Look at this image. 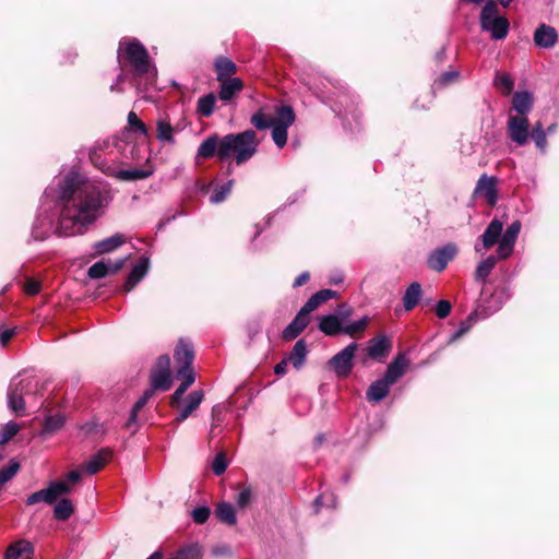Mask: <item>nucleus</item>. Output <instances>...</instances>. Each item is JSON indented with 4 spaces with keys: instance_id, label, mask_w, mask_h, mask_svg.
I'll list each match as a JSON object with an SVG mask.
<instances>
[{
    "instance_id": "f257e3e1",
    "label": "nucleus",
    "mask_w": 559,
    "mask_h": 559,
    "mask_svg": "<svg viewBox=\"0 0 559 559\" xmlns=\"http://www.w3.org/2000/svg\"><path fill=\"white\" fill-rule=\"evenodd\" d=\"M58 199L61 210L57 231L61 236H73L82 234L104 214L112 192L107 183L70 171L58 185Z\"/></svg>"
},
{
    "instance_id": "f03ea898",
    "label": "nucleus",
    "mask_w": 559,
    "mask_h": 559,
    "mask_svg": "<svg viewBox=\"0 0 559 559\" xmlns=\"http://www.w3.org/2000/svg\"><path fill=\"white\" fill-rule=\"evenodd\" d=\"M259 140L253 130L240 133H229L225 136L213 134L207 136L199 146L197 156L211 158L215 154L221 160L235 157L236 164L248 162L258 151Z\"/></svg>"
},
{
    "instance_id": "7ed1b4c3",
    "label": "nucleus",
    "mask_w": 559,
    "mask_h": 559,
    "mask_svg": "<svg viewBox=\"0 0 559 559\" xmlns=\"http://www.w3.org/2000/svg\"><path fill=\"white\" fill-rule=\"evenodd\" d=\"M502 229L503 223L498 218H493L481 235V243L475 245V251L483 253L498 243V258L501 260L508 259L513 253L514 245L521 231V223L514 221L503 234Z\"/></svg>"
},
{
    "instance_id": "20e7f679",
    "label": "nucleus",
    "mask_w": 559,
    "mask_h": 559,
    "mask_svg": "<svg viewBox=\"0 0 559 559\" xmlns=\"http://www.w3.org/2000/svg\"><path fill=\"white\" fill-rule=\"evenodd\" d=\"M118 58L129 64L136 78H145L152 82L156 76V69L150 60L146 48L138 40L120 43Z\"/></svg>"
},
{
    "instance_id": "39448f33",
    "label": "nucleus",
    "mask_w": 559,
    "mask_h": 559,
    "mask_svg": "<svg viewBox=\"0 0 559 559\" xmlns=\"http://www.w3.org/2000/svg\"><path fill=\"white\" fill-rule=\"evenodd\" d=\"M38 385L39 382L35 377L12 379L7 393L10 412L16 416L26 415V401L35 396Z\"/></svg>"
},
{
    "instance_id": "423d86ee",
    "label": "nucleus",
    "mask_w": 559,
    "mask_h": 559,
    "mask_svg": "<svg viewBox=\"0 0 559 559\" xmlns=\"http://www.w3.org/2000/svg\"><path fill=\"white\" fill-rule=\"evenodd\" d=\"M480 25L484 32L491 35H508L509 21L498 13L497 4L487 1L481 10Z\"/></svg>"
},
{
    "instance_id": "0eeeda50",
    "label": "nucleus",
    "mask_w": 559,
    "mask_h": 559,
    "mask_svg": "<svg viewBox=\"0 0 559 559\" xmlns=\"http://www.w3.org/2000/svg\"><path fill=\"white\" fill-rule=\"evenodd\" d=\"M295 121V112L290 106H277L276 107V121L272 128V139L274 143L280 147H284L287 143V129Z\"/></svg>"
},
{
    "instance_id": "6e6552de",
    "label": "nucleus",
    "mask_w": 559,
    "mask_h": 559,
    "mask_svg": "<svg viewBox=\"0 0 559 559\" xmlns=\"http://www.w3.org/2000/svg\"><path fill=\"white\" fill-rule=\"evenodd\" d=\"M507 131L509 138L519 146L527 143L530 138V122L525 116H514L509 112L507 122Z\"/></svg>"
},
{
    "instance_id": "1a4fd4ad",
    "label": "nucleus",
    "mask_w": 559,
    "mask_h": 559,
    "mask_svg": "<svg viewBox=\"0 0 559 559\" xmlns=\"http://www.w3.org/2000/svg\"><path fill=\"white\" fill-rule=\"evenodd\" d=\"M70 492V487L63 481H55L49 485L48 488L38 490L31 496L27 497L26 503L28 506H33L39 502H45L48 504L57 501L59 497Z\"/></svg>"
},
{
    "instance_id": "9d476101",
    "label": "nucleus",
    "mask_w": 559,
    "mask_h": 559,
    "mask_svg": "<svg viewBox=\"0 0 559 559\" xmlns=\"http://www.w3.org/2000/svg\"><path fill=\"white\" fill-rule=\"evenodd\" d=\"M356 350L357 344L350 343L329 360L330 367L338 377H347L352 372Z\"/></svg>"
},
{
    "instance_id": "9b49d317",
    "label": "nucleus",
    "mask_w": 559,
    "mask_h": 559,
    "mask_svg": "<svg viewBox=\"0 0 559 559\" xmlns=\"http://www.w3.org/2000/svg\"><path fill=\"white\" fill-rule=\"evenodd\" d=\"M456 253V246L454 243H448L433 250L427 259V264L429 269L441 272L447 267L448 263L454 259Z\"/></svg>"
},
{
    "instance_id": "f8f14e48",
    "label": "nucleus",
    "mask_w": 559,
    "mask_h": 559,
    "mask_svg": "<svg viewBox=\"0 0 559 559\" xmlns=\"http://www.w3.org/2000/svg\"><path fill=\"white\" fill-rule=\"evenodd\" d=\"M474 193L484 197L488 204L495 205L498 200L497 193V179L487 175L480 176L478 179Z\"/></svg>"
},
{
    "instance_id": "ddd939ff",
    "label": "nucleus",
    "mask_w": 559,
    "mask_h": 559,
    "mask_svg": "<svg viewBox=\"0 0 559 559\" xmlns=\"http://www.w3.org/2000/svg\"><path fill=\"white\" fill-rule=\"evenodd\" d=\"M33 556L34 546L26 539L11 543L4 552V559H33Z\"/></svg>"
},
{
    "instance_id": "4468645a",
    "label": "nucleus",
    "mask_w": 559,
    "mask_h": 559,
    "mask_svg": "<svg viewBox=\"0 0 559 559\" xmlns=\"http://www.w3.org/2000/svg\"><path fill=\"white\" fill-rule=\"evenodd\" d=\"M204 397L203 391L198 390L191 392L185 400V403H179V413L176 417L177 423L186 420L202 403Z\"/></svg>"
},
{
    "instance_id": "2eb2a0df",
    "label": "nucleus",
    "mask_w": 559,
    "mask_h": 559,
    "mask_svg": "<svg viewBox=\"0 0 559 559\" xmlns=\"http://www.w3.org/2000/svg\"><path fill=\"white\" fill-rule=\"evenodd\" d=\"M534 105V96L532 93L527 91H519L515 92L512 97V108L511 111H515V116H525L531 112Z\"/></svg>"
},
{
    "instance_id": "dca6fc26",
    "label": "nucleus",
    "mask_w": 559,
    "mask_h": 559,
    "mask_svg": "<svg viewBox=\"0 0 559 559\" xmlns=\"http://www.w3.org/2000/svg\"><path fill=\"white\" fill-rule=\"evenodd\" d=\"M407 366H408V359L405 357V355L400 354L388 366V369L382 379L385 382H388L390 385H393L405 373Z\"/></svg>"
},
{
    "instance_id": "f3484780",
    "label": "nucleus",
    "mask_w": 559,
    "mask_h": 559,
    "mask_svg": "<svg viewBox=\"0 0 559 559\" xmlns=\"http://www.w3.org/2000/svg\"><path fill=\"white\" fill-rule=\"evenodd\" d=\"M309 313L301 308L295 319L284 329L282 336L285 341L295 340L308 325Z\"/></svg>"
},
{
    "instance_id": "a211bd4d",
    "label": "nucleus",
    "mask_w": 559,
    "mask_h": 559,
    "mask_svg": "<svg viewBox=\"0 0 559 559\" xmlns=\"http://www.w3.org/2000/svg\"><path fill=\"white\" fill-rule=\"evenodd\" d=\"M106 175L117 178L121 181H134L148 178L152 175V170L145 169H116L108 167L104 170Z\"/></svg>"
},
{
    "instance_id": "6ab92c4d",
    "label": "nucleus",
    "mask_w": 559,
    "mask_h": 559,
    "mask_svg": "<svg viewBox=\"0 0 559 559\" xmlns=\"http://www.w3.org/2000/svg\"><path fill=\"white\" fill-rule=\"evenodd\" d=\"M219 82L218 97L223 102H230L243 88V82L239 78H230Z\"/></svg>"
},
{
    "instance_id": "aec40b11",
    "label": "nucleus",
    "mask_w": 559,
    "mask_h": 559,
    "mask_svg": "<svg viewBox=\"0 0 559 559\" xmlns=\"http://www.w3.org/2000/svg\"><path fill=\"white\" fill-rule=\"evenodd\" d=\"M496 310H497V308L492 309L490 311H487L484 307H478V309L476 311L472 312L467 317V319L460 324L459 330L451 336L450 343L457 341L465 333H467L469 331V329L473 326V324L478 320L479 317H486Z\"/></svg>"
},
{
    "instance_id": "412c9836",
    "label": "nucleus",
    "mask_w": 559,
    "mask_h": 559,
    "mask_svg": "<svg viewBox=\"0 0 559 559\" xmlns=\"http://www.w3.org/2000/svg\"><path fill=\"white\" fill-rule=\"evenodd\" d=\"M319 330L328 336L343 333V322L336 314L322 316L319 320Z\"/></svg>"
},
{
    "instance_id": "4be33fe9",
    "label": "nucleus",
    "mask_w": 559,
    "mask_h": 559,
    "mask_svg": "<svg viewBox=\"0 0 559 559\" xmlns=\"http://www.w3.org/2000/svg\"><path fill=\"white\" fill-rule=\"evenodd\" d=\"M123 265V261L119 260L115 263H106L104 261H99L94 263L87 271V274L91 278H103L109 273L118 272Z\"/></svg>"
},
{
    "instance_id": "5701e85b",
    "label": "nucleus",
    "mask_w": 559,
    "mask_h": 559,
    "mask_svg": "<svg viewBox=\"0 0 559 559\" xmlns=\"http://www.w3.org/2000/svg\"><path fill=\"white\" fill-rule=\"evenodd\" d=\"M174 358L178 365L192 366L194 359V350L191 343L180 340L174 354Z\"/></svg>"
},
{
    "instance_id": "b1692460",
    "label": "nucleus",
    "mask_w": 559,
    "mask_h": 559,
    "mask_svg": "<svg viewBox=\"0 0 559 559\" xmlns=\"http://www.w3.org/2000/svg\"><path fill=\"white\" fill-rule=\"evenodd\" d=\"M148 270V259L142 258L132 269L126 283L124 289L127 292L132 290L135 285L146 275Z\"/></svg>"
},
{
    "instance_id": "393cba45",
    "label": "nucleus",
    "mask_w": 559,
    "mask_h": 559,
    "mask_svg": "<svg viewBox=\"0 0 559 559\" xmlns=\"http://www.w3.org/2000/svg\"><path fill=\"white\" fill-rule=\"evenodd\" d=\"M214 70L216 73V80L223 81L230 79L237 71V67L233 60L226 57H218L214 61Z\"/></svg>"
},
{
    "instance_id": "a878e982",
    "label": "nucleus",
    "mask_w": 559,
    "mask_h": 559,
    "mask_svg": "<svg viewBox=\"0 0 559 559\" xmlns=\"http://www.w3.org/2000/svg\"><path fill=\"white\" fill-rule=\"evenodd\" d=\"M110 459L111 451L108 449H102L85 463V469L91 475L96 474L110 461Z\"/></svg>"
},
{
    "instance_id": "bb28decb",
    "label": "nucleus",
    "mask_w": 559,
    "mask_h": 559,
    "mask_svg": "<svg viewBox=\"0 0 559 559\" xmlns=\"http://www.w3.org/2000/svg\"><path fill=\"white\" fill-rule=\"evenodd\" d=\"M390 386L382 378L372 382L366 393L368 401L371 403L381 402L388 395Z\"/></svg>"
},
{
    "instance_id": "cd10ccee",
    "label": "nucleus",
    "mask_w": 559,
    "mask_h": 559,
    "mask_svg": "<svg viewBox=\"0 0 559 559\" xmlns=\"http://www.w3.org/2000/svg\"><path fill=\"white\" fill-rule=\"evenodd\" d=\"M126 242L123 235L116 234L111 237L96 242L93 248L98 254L109 253Z\"/></svg>"
},
{
    "instance_id": "c85d7f7f",
    "label": "nucleus",
    "mask_w": 559,
    "mask_h": 559,
    "mask_svg": "<svg viewBox=\"0 0 559 559\" xmlns=\"http://www.w3.org/2000/svg\"><path fill=\"white\" fill-rule=\"evenodd\" d=\"M336 293L332 289H322L313 294L302 306L304 312H312L320 305L335 297Z\"/></svg>"
},
{
    "instance_id": "c756f323",
    "label": "nucleus",
    "mask_w": 559,
    "mask_h": 559,
    "mask_svg": "<svg viewBox=\"0 0 559 559\" xmlns=\"http://www.w3.org/2000/svg\"><path fill=\"white\" fill-rule=\"evenodd\" d=\"M151 389L166 391L171 385V374L169 369H156L151 376Z\"/></svg>"
},
{
    "instance_id": "7c9ffc66",
    "label": "nucleus",
    "mask_w": 559,
    "mask_h": 559,
    "mask_svg": "<svg viewBox=\"0 0 559 559\" xmlns=\"http://www.w3.org/2000/svg\"><path fill=\"white\" fill-rule=\"evenodd\" d=\"M175 129L170 121L166 118H160L156 121V138L160 142L173 144L175 143Z\"/></svg>"
},
{
    "instance_id": "2f4dec72",
    "label": "nucleus",
    "mask_w": 559,
    "mask_h": 559,
    "mask_svg": "<svg viewBox=\"0 0 559 559\" xmlns=\"http://www.w3.org/2000/svg\"><path fill=\"white\" fill-rule=\"evenodd\" d=\"M421 297V285L418 282L412 283L403 296V305L406 311L413 310Z\"/></svg>"
},
{
    "instance_id": "473e14b6",
    "label": "nucleus",
    "mask_w": 559,
    "mask_h": 559,
    "mask_svg": "<svg viewBox=\"0 0 559 559\" xmlns=\"http://www.w3.org/2000/svg\"><path fill=\"white\" fill-rule=\"evenodd\" d=\"M217 97L214 93H209L198 99L197 114L200 117L209 118L215 110Z\"/></svg>"
},
{
    "instance_id": "72a5a7b5",
    "label": "nucleus",
    "mask_w": 559,
    "mask_h": 559,
    "mask_svg": "<svg viewBox=\"0 0 559 559\" xmlns=\"http://www.w3.org/2000/svg\"><path fill=\"white\" fill-rule=\"evenodd\" d=\"M389 350H390V342L384 336L372 338L369 342L368 355L372 358L385 357L388 355Z\"/></svg>"
},
{
    "instance_id": "f704fd0d",
    "label": "nucleus",
    "mask_w": 559,
    "mask_h": 559,
    "mask_svg": "<svg viewBox=\"0 0 559 559\" xmlns=\"http://www.w3.org/2000/svg\"><path fill=\"white\" fill-rule=\"evenodd\" d=\"M155 392L154 389H147L142 396L135 402L133 405L129 419L127 421V427L132 428V426L136 425L138 423V414L139 412L146 405V403L154 396Z\"/></svg>"
},
{
    "instance_id": "c9c22d12",
    "label": "nucleus",
    "mask_w": 559,
    "mask_h": 559,
    "mask_svg": "<svg viewBox=\"0 0 559 559\" xmlns=\"http://www.w3.org/2000/svg\"><path fill=\"white\" fill-rule=\"evenodd\" d=\"M307 356V345L304 340H299L295 343L290 354H289V362L296 368L299 369L305 364Z\"/></svg>"
},
{
    "instance_id": "e433bc0d",
    "label": "nucleus",
    "mask_w": 559,
    "mask_h": 559,
    "mask_svg": "<svg viewBox=\"0 0 559 559\" xmlns=\"http://www.w3.org/2000/svg\"><path fill=\"white\" fill-rule=\"evenodd\" d=\"M215 514H216L217 519L223 523H226L228 525H235L237 523L235 509L228 502L219 503L216 507Z\"/></svg>"
},
{
    "instance_id": "4c0bfd02",
    "label": "nucleus",
    "mask_w": 559,
    "mask_h": 559,
    "mask_svg": "<svg viewBox=\"0 0 559 559\" xmlns=\"http://www.w3.org/2000/svg\"><path fill=\"white\" fill-rule=\"evenodd\" d=\"M64 424V417L61 414L48 415L45 417L43 436L52 435L58 431Z\"/></svg>"
},
{
    "instance_id": "58836bf2",
    "label": "nucleus",
    "mask_w": 559,
    "mask_h": 559,
    "mask_svg": "<svg viewBox=\"0 0 559 559\" xmlns=\"http://www.w3.org/2000/svg\"><path fill=\"white\" fill-rule=\"evenodd\" d=\"M496 263H497V258L493 255H490L487 259L483 260L477 265V269L475 272L476 281L485 282L487 280L488 275L493 270Z\"/></svg>"
},
{
    "instance_id": "ea45409f",
    "label": "nucleus",
    "mask_w": 559,
    "mask_h": 559,
    "mask_svg": "<svg viewBox=\"0 0 559 559\" xmlns=\"http://www.w3.org/2000/svg\"><path fill=\"white\" fill-rule=\"evenodd\" d=\"M530 136L535 142L536 146L542 151L545 152L547 146V132L544 130L543 123L540 121H537L532 132H530Z\"/></svg>"
},
{
    "instance_id": "a19ab883",
    "label": "nucleus",
    "mask_w": 559,
    "mask_h": 559,
    "mask_svg": "<svg viewBox=\"0 0 559 559\" xmlns=\"http://www.w3.org/2000/svg\"><path fill=\"white\" fill-rule=\"evenodd\" d=\"M369 324V317L365 316L361 319L347 324L343 323V333L352 337L362 333Z\"/></svg>"
},
{
    "instance_id": "79ce46f5",
    "label": "nucleus",
    "mask_w": 559,
    "mask_h": 559,
    "mask_svg": "<svg viewBox=\"0 0 559 559\" xmlns=\"http://www.w3.org/2000/svg\"><path fill=\"white\" fill-rule=\"evenodd\" d=\"M73 513V506L69 499H61L55 507L53 515L57 520L66 521Z\"/></svg>"
},
{
    "instance_id": "37998d69",
    "label": "nucleus",
    "mask_w": 559,
    "mask_h": 559,
    "mask_svg": "<svg viewBox=\"0 0 559 559\" xmlns=\"http://www.w3.org/2000/svg\"><path fill=\"white\" fill-rule=\"evenodd\" d=\"M495 85L503 95H510L513 91L514 82L509 74L498 73L495 79Z\"/></svg>"
},
{
    "instance_id": "c03bdc74",
    "label": "nucleus",
    "mask_w": 559,
    "mask_h": 559,
    "mask_svg": "<svg viewBox=\"0 0 559 559\" xmlns=\"http://www.w3.org/2000/svg\"><path fill=\"white\" fill-rule=\"evenodd\" d=\"M250 121L254 128L264 130L271 128L275 123L276 118H269L262 112V110H259L251 117Z\"/></svg>"
},
{
    "instance_id": "a18cd8bd",
    "label": "nucleus",
    "mask_w": 559,
    "mask_h": 559,
    "mask_svg": "<svg viewBox=\"0 0 559 559\" xmlns=\"http://www.w3.org/2000/svg\"><path fill=\"white\" fill-rule=\"evenodd\" d=\"M21 427L15 421H9L0 429V444L8 443L19 431Z\"/></svg>"
},
{
    "instance_id": "49530a36",
    "label": "nucleus",
    "mask_w": 559,
    "mask_h": 559,
    "mask_svg": "<svg viewBox=\"0 0 559 559\" xmlns=\"http://www.w3.org/2000/svg\"><path fill=\"white\" fill-rule=\"evenodd\" d=\"M234 185V180H229L225 185L216 188L210 198L211 203L217 204L226 199Z\"/></svg>"
},
{
    "instance_id": "de8ad7c7",
    "label": "nucleus",
    "mask_w": 559,
    "mask_h": 559,
    "mask_svg": "<svg viewBox=\"0 0 559 559\" xmlns=\"http://www.w3.org/2000/svg\"><path fill=\"white\" fill-rule=\"evenodd\" d=\"M128 124L134 132H139L142 135H147V128L142 120L136 116L134 111H130L128 115Z\"/></svg>"
},
{
    "instance_id": "09e8293b",
    "label": "nucleus",
    "mask_w": 559,
    "mask_h": 559,
    "mask_svg": "<svg viewBox=\"0 0 559 559\" xmlns=\"http://www.w3.org/2000/svg\"><path fill=\"white\" fill-rule=\"evenodd\" d=\"M190 385H191V380H182V382L179 384V386L176 389V391L174 392V394L171 396V400H170L171 407H179V403L181 402L183 394L187 392V390L190 388Z\"/></svg>"
},
{
    "instance_id": "8fccbe9b",
    "label": "nucleus",
    "mask_w": 559,
    "mask_h": 559,
    "mask_svg": "<svg viewBox=\"0 0 559 559\" xmlns=\"http://www.w3.org/2000/svg\"><path fill=\"white\" fill-rule=\"evenodd\" d=\"M210 514H211V510L207 507H198V508L193 509L191 512V516H192L193 521L198 524L205 523L209 520Z\"/></svg>"
},
{
    "instance_id": "3c124183",
    "label": "nucleus",
    "mask_w": 559,
    "mask_h": 559,
    "mask_svg": "<svg viewBox=\"0 0 559 559\" xmlns=\"http://www.w3.org/2000/svg\"><path fill=\"white\" fill-rule=\"evenodd\" d=\"M226 468H227L226 456L224 453L221 452L215 456V459L212 463V469L216 476H219L226 471Z\"/></svg>"
},
{
    "instance_id": "603ef678",
    "label": "nucleus",
    "mask_w": 559,
    "mask_h": 559,
    "mask_svg": "<svg viewBox=\"0 0 559 559\" xmlns=\"http://www.w3.org/2000/svg\"><path fill=\"white\" fill-rule=\"evenodd\" d=\"M19 468V463L11 461L8 466L0 469V478L9 481L17 473Z\"/></svg>"
},
{
    "instance_id": "864d4df0",
    "label": "nucleus",
    "mask_w": 559,
    "mask_h": 559,
    "mask_svg": "<svg viewBox=\"0 0 559 559\" xmlns=\"http://www.w3.org/2000/svg\"><path fill=\"white\" fill-rule=\"evenodd\" d=\"M459 79V72L455 70H450L440 75V78L435 82V85H447Z\"/></svg>"
},
{
    "instance_id": "5fc2aeb1",
    "label": "nucleus",
    "mask_w": 559,
    "mask_h": 559,
    "mask_svg": "<svg viewBox=\"0 0 559 559\" xmlns=\"http://www.w3.org/2000/svg\"><path fill=\"white\" fill-rule=\"evenodd\" d=\"M251 498H252L251 489L245 488L238 493V496L236 498V503L239 508H245L251 502Z\"/></svg>"
},
{
    "instance_id": "6e6d98bb",
    "label": "nucleus",
    "mask_w": 559,
    "mask_h": 559,
    "mask_svg": "<svg viewBox=\"0 0 559 559\" xmlns=\"http://www.w3.org/2000/svg\"><path fill=\"white\" fill-rule=\"evenodd\" d=\"M451 304L448 300H440L436 306V313L440 319L447 318L451 312Z\"/></svg>"
},
{
    "instance_id": "4d7b16f0",
    "label": "nucleus",
    "mask_w": 559,
    "mask_h": 559,
    "mask_svg": "<svg viewBox=\"0 0 559 559\" xmlns=\"http://www.w3.org/2000/svg\"><path fill=\"white\" fill-rule=\"evenodd\" d=\"M316 506H328L334 508L336 506L335 497L333 493H322L316 499Z\"/></svg>"
},
{
    "instance_id": "13d9d810",
    "label": "nucleus",
    "mask_w": 559,
    "mask_h": 559,
    "mask_svg": "<svg viewBox=\"0 0 559 559\" xmlns=\"http://www.w3.org/2000/svg\"><path fill=\"white\" fill-rule=\"evenodd\" d=\"M41 285L38 281L28 278L24 284V292L28 295H37L40 292Z\"/></svg>"
},
{
    "instance_id": "bf43d9fd",
    "label": "nucleus",
    "mask_w": 559,
    "mask_h": 559,
    "mask_svg": "<svg viewBox=\"0 0 559 559\" xmlns=\"http://www.w3.org/2000/svg\"><path fill=\"white\" fill-rule=\"evenodd\" d=\"M534 43L539 48H551L557 43V37H534Z\"/></svg>"
},
{
    "instance_id": "052dcab7",
    "label": "nucleus",
    "mask_w": 559,
    "mask_h": 559,
    "mask_svg": "<svg viewBox=\"0 0 559 559\" xmlns=\"http://www.w3.org/2000/svg\"><path fill=\"white\" fill-rule=\"evenodd\" d=\"M178 376L182 377L183 380H191V384L195 380V374L191 366H181L178 370Z\"/></svg>"
},
{
    "instance_id": "680f3d73",
    "label": "nucleus",
    "mask_w": 559,
    "mask_h": 559,
    "mask_svg": "<svg viewBox=\"0 0 559 559\" xmlns=\"http://www.w3.org/2000/svg\"><path fill=\"white\" fill-rule=\"evenodd\" d=\"M533 35H557V31L550 25L540 24Z\"/></svg>"
},
{
    "instance_id": "e2e57ef3",
    "label": "nucleus",
    "mask_w": 559,
    "mask_h": 559,
    "mask_svg": "<svg viewBox=\"0 0 559 559\" xmlns=\"http://www.w3.org/2000/svg\"><path fill=\"white\" fill-rule=\"evenodd\" d=\"M81 471H71L70 473L67 474L66 479L62 481L66 483L71 488L70 485L78 483L81 479Z\"/></svg>"
},
{
    "instance_id": "0e129e2a",
    "label": "nucleus",
    "mask_w": 559,
    "mask_h": 559,
    "mask_svg": "<svg viewBox=\"0 0 559 559\" xmlns=\"http://www.w3.org/2000/svg\"><path fill=\"white\" fill-rule=\"evenodd\" d=\"M14 329H4L0 332V343L4 346L14 335Z\"/></svg>"
},
{
    "instance_id": "69168bd1",
    "label": "nucleus",
    "mask_w": 559,
    "mask_h": 559,
    "mask_svg": "<svg viewBox=\"0 0 559 559\" xmlns=\"http://www.w3.org/2000/svg\"><path fill=\"white\" fill-rule=\"evenodd\" d=\"M350 314H352V308H349L345 305L340 307L337 317L342 320L343 323H345L347 321V319L350 317Z\"/></svg>"
},
{
    "instance_id": "338daca9",
    "label": "nucleus",
    "mask_w": 559,
    "mask_h": 559,
    "mask_svg": "<svg viewBox=\"0 0 559 559\" xmlns=\"http://www.w3.org/2000/svg\"><path fill=\"white\" fill-rule=\"evenodd\" d=\"M287 359H283L282 361H280L275 368H274V372L278 376H284L287 371Z\"/></svg>"
},
{
    "instance_id": "774afa93",
    "label": "nucleus",
    "mask_w": 559,
    "mask_h": 559,
    "mask_svg": "<svg viewBox=\"0 0 559 559\" xmlns=\"http://www.w3.org/2000/svg\"><path fill=\"white\" fill-rule=\"evenodd\" d=\"M310 275L308 272H304L301 273L294 282V286L295 287H299V286H302L304 284H306L309 280Z\"/></svg>"
}]
</instances>
